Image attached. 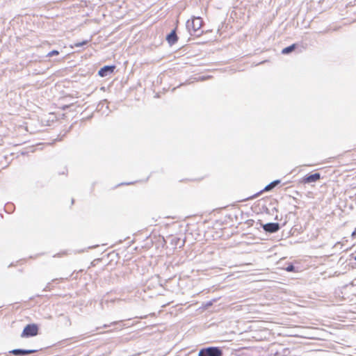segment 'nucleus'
<instances>
[{"instance_id":"1","label":"nucleus","mask_w":356,"mask_h":356,"mask_svg":"<svg viewBox=\"0 0 356 356\" xmlns=\"http://www.w3.org/2000/svg\"><path fill=\"white\" fill-rule=\"evenodd\" d=\"M203 26V20L200 17H194L191 20H188L187 28L191 33H196L200 31Z\"/></svg>"},{"instance_id":"2","label":"nucleus","mask_w":356,"mask_h":356,"mask_svg":"<svg viewBox=\"0 0 356 356\" xmlns=\"http://www.w3.org/2000/svg\"><path fill=\"white\" fill-rule=\"evenodd\" d=\"M39 331V327L38 325L35 323L28 324L26 325L21 334V337L22 338H27L35 337L38 335Z\"/></svg>"},{"instance_id":"3","label":"nucleus","mask_w":356,"mask_h":356,"mask_svg":"<svg viewBox=\"0 0 356 356\" xmlns=\"http://www.w3.org/2000/svg\"><path fill=\"white\" fill-rule=\"evenodd\" d=\"M198 356H222V350L219 347H209L199 351Z\"/></svg>"},{"instance_id":"4","label":"nucleus","mask_w":356,"mask_h":356,"mask_svg":"<svg viewBox=\"0 0 356 356\" xmlns=\"http://www.w3.org/2000/svg\"><path fill=\"white\" fill-rule=\"evenodd\" d=\"M321 179V175L319 173H314L313 175H307L302 178L300 182L302 184H309L316 182Z\"/></svg>"},{"instance_id":"5","label":"nucleus","mask_w":356,"mask_h":356,"mask_svg":"<svg viewBox=\"0 0 356 356\" xmlns=\"http://www.w3.org/2000/svg\"><path fill=\"white\" fill-rule=\"evenodd\" d=\"M263 228L266 232L273 233L279 230L280 225L277 222H270L263 225Z\"/></svg>"},{"instance_id":"6","label":"nucleus","mask_w":356,"mask_h":356,"mask_svg":"<svg viewBox=\"0 0 356 356\" xmlns=\"http://www.w3.org/2000/svg\"><path fill=\"white\" fill-rule=\"evenodd\" d=\"M115 69V65H111V66H108V65H106V66H104L103 67H102L99 72H98V74L102 76V77H104V76H106L108 73H113L114 70Z\"/></svg>"},{"instance_id":"7","label":"nucleus","mask_w":356,"mask_h":356,"mask_svg":"<svg viewBox=\"0 0 356 356\" xmlns=\"http://www.w3.org/2000/svg\"><path fill=\"white\" fill-rule=\"evenodd\" d=\"M166 40L170 44H174L177 42L178 38L175 30L167 35Z\"/></svg>"},{"instance_id":"8","label":"nucleus","mask_w":356,"mask_h":356,"mask_svg":"<svg viewBox=\"0 0 356 356\" xmlns=\"http://www.w3.org/2000/svg\"><path fill=\"white\" fill-rule=\"evenodd\" d=\"M35 350H22V349H15L10 351V353L15 355H29L33 353H35Z\"/></svg>"},{"instance_id":"9","label":"nucleus","mask_w":356,"mask_h":356,"mask_svg":"<svg viewBox=\"0 0 356 356\" xmlns=\"http://www.w3.org/2000/svg\"><path fill=\"white\" fill-rule=\"evenodd\" d=\"M296 47V44H291V46H289L286 48H284L282 50V54H288L289 53H291V51H293Z\"/></svg>"},{"instance_id":"10","label":"nucleus","mask_w":356,"mask_h":356,"mask_svg":"<svg viewBox=\"0 0 356 356\" xmlns=\"http://www.w3.org/2000/svg\"><path fill=\"white\" fill-rule=\"evenodd\" d=\"M280 182V181H274L273 182H271L270 184L267 185L264 189L262 191H268L270 190H271L272 188H273L278 183Z\"/></svg>"},{"instance_id":"11","label":"nucleus","mask_w":356,"mask_h":356,"mask_svg":"<svg viewBox=\"0 0 356 356\" xmlns=\"http://www.w3.org/2000/svg\"><path fill=\"white\" fill-rule=\"evenodd\" d=\"M88 43V40H83L81 42H76L75 43L73 46H71V48H73V47H81V46H83V45H86Z\"/></svg>"},{"instance_id":"12","label":"nucleus","mask_w":356,"mask_h":356,"mask_svg":"<svg viewBox=\"0 0 356 356\" xmlns=\"http://www.w3.org/2000/svg\"><path fill=\"white\" fill-rule=\"evenodd\" d=\"M59 54V51H57V50H52L51 51H49L48 54H47V56L48 57H51V56H57Z\"/></svg>"},{"instance_id":"13","label":"nucleus","mask_w":356,"mask_h":356,"mask_svg":"<svg viewBox=\"0 0 356 356\" xmlns=\"http://www.w3.org/2000/svg\"><path fill=\"white\" fill-rule=\"evenodd\" d=\"M293 269H294V267H293V266H292V265H291V266H288V267L286 268V270H287V271H289V272H290V271H293Z\"/></svg>"},{"instance_id":"14","label":"nucleus","mask_w":356,"mask_h":356,"mask_svg":"<svg viewBox=\"0 0 356 356\" xmlns=\"http://www.w3.org/2000/svg\"><path fill=\"white\" fill-rule=\"evenodd\" d=\"M351 236L353 238H355L356 236V228L355 229V230L353 232L352 234H351Z\"/></svg>"},{"instance_id":"15","label":"nucleus","mask_w":356,"mask_h":356,"mask_svg":"<svg viewBox=\"0 0 356 356\" xmlns=\"http://www.w3.org/2000/svg\"><path fill=\"white\" fill-rule=\"evenodd\" d=\"M116 323H117L116 322H113V323H112L111 324H112V325H115V324H116Z\"/></svg>"},{"instance_id":"16","label":"nucleus","mask_w":356,"mask_h":356,"mask_svg":"<svg viewBox=\"0 0 356 356\" xmlns=\"http://www.w3.org/2000/svg\"><path fill=\"white\" fill-rule=\"evenodd\" d=\"M355 260H356V257H355Z\"/></svg>"}]
</instances>
